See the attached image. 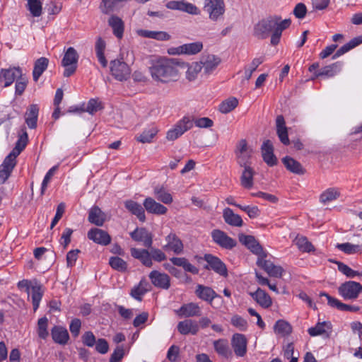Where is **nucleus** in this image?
<instances>
[{
    "label": "nucleus",
    "mask_w": 362,
    "mask_h": 362,
    "mask_svg": "<svg viewBox=\"0 0 362 362\" xmlns=\"http://www.w3.org/2000/svg\"><path fill=\"white\" fill-rule=\"evenodd\" d=\"M48 319L46 317H41L37 322V334L40 338L46 339L49 332L47 331Z\"/></svg>",
    "instance_id": "60"
},
{
    "label": "nucleus",
    "mask_w": 362,
    "mask_h": 362,
    "mask_svg": "<svg viewBox=\"0 0 362 362\" xmlns=\"http://www.w3.org/2000/svg\"><path fill=\"white\" fill-rule=\"evenodd\" d=\"M332 331V324L329 322H318L315 327H312L308 329V334L311 337L326 336L329 337Z\"/></svg>",
    "instance_id": "24"
},
{
    "label": "nucleus",
    "mask_w": 362,
    "mask_h": 362,
    "mask_svg": "<svg viewBox=\"0 0 362 362\" xmlns=\"http://www.w3.org/2000/svg\"><path fill=\"white\" fill-rule=\"evenodd\" d=\"M267 255V252L264 251L257 257V266L263 269L270 276L281 277L284 269L281 267L274 265L272 262L266 259Z\"/></svg>",
    "instance_id": "7"
},
{
    "label": "nucleus",
    "mask_w": 362,
    "mask_h": 362,
    "mask_svg": "<svg viewBox=\"0 0 362 362\" xmlns=\"http://www.w3.org/2000/svg\"><path fill=\"white\" fill-rule=\"evenodd\" d=\"M109 25L112 28L113 34L119 39L122 38L124 33V22L116 16H112L108 21Z\"/></svg>",
    "instance_id": "40"
},
{
    "label": "nucleus",
    "mask_w": 362,
    "mask_h": 362,
    "mask_svg": "<svg viewBox=\"0 0 362 362\" xmlns=\"http://www.w3.org/2000/svg\"><path fill=\"white\" fill-rule=\"evenodd\" d=\"M340 195L339 191L336 188H328L324 191L320 197L321 203L325 204L334 200H336Z\"/></svg>",
    "instance_id": "51"
},
{
    "label": "nucleus",
    "mask_w": 362,
    "mask_h": 362,
    "mask_svg": "<svg viewBox=\"0 0 362 362\" xmlns=\"http://www.w3.org/2000/svg\"><path fill=\"white\" fill-rule=\"evenodd\" d=\"M52 339L59 344H65L69 340V333L66 328L54 326L51 330Z\"/></svg>",
    "instance_id": "31"
},
{
    "label": "nucleus",
    "mask_w": 362,
    "mask_h": 362,
    "mask_svg": "<svg viewBox=\"0 0 362 362\" xmlns=\"http://www.w3.org/2000/svg\"><path fill=\"white\" fill-rule=\"evenodd\" d=\"M131 236L134 240L142 242L145 247H149L152 244V236L145 230V228H136L131 233Z\"/></svg>",
    "instance_id": "28"
},
{
    "label": "nucleus",
    "mask_w": 362,
    "mask_h": 362,
    "mask_svg": "<svg viewBox=\"0 0 362 362\" xmlns=\"http://www.w3.org/2000/svg\"><path fill=\"white\" fill-rule=\"evenodd\" d=\"M249 294L263 308H269L272 305V300L269 295L260 288L255 292H250Z\"/></svg>",
    "instance_id": "21"
},
{
    "label": "nucleus",
    "mask_w": 362,
    "mask_h": 362,
    "mask_svg": "<svg viewBox=\"0 0 362 362\" xmlns=\"http://www.w3.org/2000/svg\"><path fill=\"white\" fill-rule=\"evenodd\" d=\"M78 54L74 47H69L62 60V65L64 67V76L69 77L73 75L77 69Z\"/></svg>",
    "instance_id": "5"
},
{
    "label": "nucleus",
    "mask_w": 362,
    "mask_h": 362,
    "mask_svg": "<svg viewBox=\"0 0 362 362\" xmlns=\"http://www.w3.org/2000/svg\"><path fill=\"white\" fill-rule=\"evenodd\" d=\"M252 149L249 148L246 140H240L236 147L235 154L238 163L240 166L247 165L250 158Z\"/></svg>",
    "instance_id": "14"
},
{
    "label": "nucleus",
    "mask_w": 362,
    "mask_h": 362,
    "mask_svg": "<svg viewBox=\"0 0 362 362\" xmlns=\"http://www.w3.org/2000/svg\"><path fill=\"white\" fill-rule=\"evenodd\" d=\"M103 108L101 103L96 99H90L85 109V112L90 113V115L95 114L98 110Z\"/></svg>",
    "instance_id": "64"
},
{
    "label": "nucleus",
    "mask_w": 362,
    "mask_h": 362,
    "mask_svg": "<svg viewBox=\"0 0 362 362\" xmlns=\"http://www.w3.org/2000/svg\"><path fill=\"white\" fill-rule=\"evenodd\" d=\"M109 264L111 267L119 272H125L127 269V264L119 257H112L109 259Z\"/></svg>",
    "instance_id": "59"
},
{
    "label": "nucleus",
    "mask_w": 362,
    "mask_h": 362,
    "mask_svg": "<svg viewBox=\"0 0 362 362\" xmlns=\"http://www.w3.org/2000/svg\"><path fill=\"white\" fill-rule=\"evenodd\" d=\"M139 35L146 37L155 39L157 40H168L170 38V35L164 31H151L148 30H139L137 31Z\"/></svg>",
    "instance_id": "39"
},
{
    "label": "nucleus",
    "mask_w": 362,
    "mask_h": 362,
    "mask_svg": "<svg viewBox=\"0 0 362 362\" xmlns=\"http://www.w3.org/2000/svg\"><path fill=\"white\" fill-rule=\"evenodd\" d=\"M49 59L44 57L37 59L35 62L33 70V78L34 81L37 82L38 81L43 72L47 69Z\"/></svg>",
    "instance_id": "33"
},
{
    "label": "nucleus",
    "mask_w": 362,
    "mask_h": 362,
    "mask_svg": "<svg viewBox=\"0 0 362 362\" xmlns=\"http://www.w3.org/2000/svg\"><path fill=\"white\" fill-rule=\"evenodd\" d=\"M15 81V94L16 95H21L27 87L28 80L26 76L23 74V71H21V76H18Z\"/></svg>",
    "instance_id": "55"
},
{
    "label": "nucleus",
    "mask_w": 362,
    "mask_h": 362,
    "mask_svg": "<svg viewBox=\"0 0 362 362\" xmlns=\"http://www.w3.org/2000/svg\"><path fill=\"white\" fill-rule=\"evenodd\" d=\"M158 132L156 127L145 129L138 137L137 140L141 143H150Z\"/></svg>",
    "instance_id": "56"
},
{
    "label": "nucleus",
    "mask_w": 362,
    "mask_h": 362,
    "mask_svg": "<svg viewBox=\"0 0 362 362\" xmlns=\"http://www.w3.org/2000/svg\"><path fill=\"white\" fill-rule=\"evenodd\" d=\"M105 46V42L101 37H98L95 45V49L98 60L104 68L107 66V61L104 54Z\"/></svg>",
    "instance_id": "44"
},
{
    "label": "nucleus",
    "mask_w": 362,
    "mask_h": 362,
    "mask_svg": "<svg viewBox=\"0 0 362 362\" xmlns=\"http://www.w3.org/2000/svg\"><path fill=\"white\" fill-rule=\"evenodd\" d=\"M89 239L95 243L107 245L110 243L111 238L107 233L97 228H92L88 233Z\"/></svg>",
    "instance_id": "23"
},
{
    "label": "nucleus",
    "mask_w": 362,
    "mask_h": 362,
    "mask_svg": "<svg viewBox=\"0 0 362 362\" xmlns=\"http://www.w3.org/2000/svg\"><path fill=\"white\" fill-rule=\"evenodd\" d=\"M282 162L286 169L289 171L298 175H302L304 173V169L301 164L293 158L289 156H286L282 159Z\"/></svg>",
    "instance_id": "42"
},
{
    "label": "nucleus",
    "mask_w": 362,
    "mask_h": 362,
    "mask_svg": "<svg viewBox=\"0 0 362 362\" xmlns=\"http://www.w3.org/2000/svg\"><path fill=\"white\" fill-rule=\"evenodd\" d=\"M213 344L214 349L218 354L225 358H228V356L231 354L228 346V342L226 339H220L214 341Z\"/></svg>",
    "instance_id": "48"
},
{
    "label": "nucleus",
    "mask_w": 362,
    "mask_h": 362,
    "mask_svg": "<svg viewBox=\"0 0 362 362\" xmlns=\"http://www.w3.org/2000/svg\"><path fill=\"white\" fill-rule=\"evenodd\" d=\"M182 63L173 58L161 57L153 62L149 66L152 78L156 82L168 83L178 80L180 73L178 67Z\"/></svg>",
    "instance_id": "2"
},
{
    "label": "nucleus",
    "mask_w": 362,
    "mask_h": 362,
    "mask_svg": "<svg viewBox=\"0 0 362 362\" xmlns=\"http://www.w3.org/2000/svg\"><path fill=\"white\" fill-rule=\"evenodd\" d=\"M320 296L325 297L326 299L327 300L328 304L331 307L336 308L339 310L349 311V312H353V313H356L359 310L358 306L345 304V303L341 302L337 298H333L326 293H324V292L320 293Z\"/></svg>",
    "instance_id": "20"
},
{
    "label": "nucleus",
    "mask_w": 362,
    "mask_h": 362,
    "mask_svg": "<svg viewBox=\"0 0 362 362\" xmlns=\"http://www.w3.org/2000/svg\"><path fill=\"white\" fill-rule=\"evenodd\" d=\"M193 127V117L189 115L183 117L174 127L169 129L166 134L168 141H174Z\"/></svg>",
    "instance_id": "3"
},
{
    "label": "nucleus",
    "mask_w": 362,
    "mask_h": 362,
    "mask_svg": "<svg viewBox=\"0 0 362 362\" xmlns=\"http://www.w3.org/2000/svg\"><path fill=\"white\" fill-rule=\"evenodd\" d=\"M178 332L184 335L192 334H197L199 332V325L197 322L192 320H185L177 324Z\"/></svg>",
    "instance_id": "26"
},
{
    "label": "nucleus",
    "mask_w": 362,
    "mask_h": 362,
    "mask_svg": "<svg viewBox=\"0 0 362 362\" xmlns=\"http://www.w3.org/2000/svg\"><path fill=\"white\" fill-rule=\"evenodd\" d=\"M149 279L154 286L167 290L170 286V276L158 271L153 270L149 274Z\"/></svg>",
    "instance_id": "15"
},
{
    "label": "nucleus",
    "mask_w": 362,
    "mask_h": 362,
    "mask_svg": "<svg viewBox=\"0 0 362 362\" xmlns=\"http://www.w3.org/2000/svg\"><path fill=\"white\" fill-rule=\"evenodd\" d=\"M291 23V19L282 20L279 16H271L259 21L254 28V35L259 39H266L271 35V44L276 45L282 32Z\"/></svg>",
    "instance_id": "1"
},
{
    "label": "nucleus",
    "mask_w": 362,
    "mask_h": 362,
    "mask_svg": "<svg viewBox=\"0 0 362 362\" xmlns=\"http://www.w3.org/2000/svg\"><path fill=\"white\" fill-rule=\"evenodd\" d=\"M168 243L164 246L165 250L173 251L176 254L180 253L183 250V245L175 235H169L166 238Z\"/></svg>",
    "instance_id": "41"
},
{
    "label": "nucleus",
    "mask_w": 362,
    "mask_h": 362,
    "mask_svg": "<svg viewBox=\"0 0 362 362\" xmlns=\"http://www.w3.org/2000/svg\"><path fill=\"white\" fill-rule=\"evenodd\" d=\"M276 129L277 136L281 142L287 146L290 144L288 136V129L286 126V122L283 115H278L276 118Z\"/></svg>",
    "instance_id": "22"
},
{
    "label": "nucleus",
    "mask_w": 362,
    "mask_h": 362,
    "mask_svg": "<svg viewBox=\"0 0 362 362\" xmlns=\"http://www.w3.org/2000/svg\"><path fill=\"white\" fill-rule=\"evenodd\" d=\"M176 313L184 317H199L202 315V309L196 303H189L183 304Z\"/></svg>",
    "instance_id": "18"
},
{
    "label": "nucleus",
    "mask_w": 362,
    "mask_h": 362,
    "mask_svg": "<svg viewBox=\"0 0 362 362\" xmlns=\"http://www.w3.org/2000/svg\"><path fill=\"white\" fill-rule=\"evenodd\" d=\"M148 283L146 281L141 280L137 286L132 289L131 296L134 298L141 300L142 296L148 291Z\"/></svg>",
    "instance_id": "52"
},
{
    "label": "nucleus",
    "mask_w": 362,
    "mask_h": 362,
    "mask_svg": "<svg viewBox=\"0 0 362 362\" xmlns=\"http://www.w3.org/2000/svg\"><path fill=\"white\" fill-rule=\"evenodd\" d=\"M337 247L346 254H355L360 251L361 247L358 245H354L349 243L337 244Z\"/></svg>",
    "instance_id": "61"
},
{
    "label": "nucleus",
    "mask_w": 362,
    "mask_h": 362,
    "mask_svg": "<svg viewBox=\"0 0 362 362\" xmlns=\"http://www.w3.org/2000/svg\"><path fill=\"white\" fill-rule=\"evenodd\" d=\"M204 259L208 264V265L205 267L206 269H211L221 276H227V268L219 258L211 254H206L204 257Z\"/></svg>",
    "instance_id": "11"
},
{
    "label": "nucleus",
    "mask_w": 362,
    "mask_h": 362,
    "mask_svg": "<svg viewBox=\"0 0 362 362\" xmlns=\"http://www.w3.org/2000/svg\"><path fill=\"white\" fill-rule=\"evenodd\" d=\"M341 69V64L339 62L325 66L322 68L318 72H315V77L327 76L332 77L335 76Z\"/></svg>",
    "instance_id": "46"
},
{
    "label": "nucleus",
    "mask_w": 362,
    "mask_h": 362,
    "mask_svg": "<svg viewBox=\"0 0 362 362\" xmlns=\"http://www.w3.org/2000/svg\"><path fill=\"white\" fill-rule=\"evenodd\" d=\"M44 291L42 286L37 281H34L31 286L30 296H31L34 311H36L42 300Z\"/></svg>",
    "instance_id": "30"
},
{
    "label": "nucleus",
    "mask_w": 362,
    "mask_h": 362,
    "mask_svg": "<svg viewBox=\"0 0 362 362\" xmlns=\"http://www.w3.org/2000/svg\"><path fill=\"white\" fill-rule=\"evenodd\" d=\"M231 324L240 331H245L247 328V322L240 315H235L231 317Z\"/></svg>",
    "instance_id": "63"
},
{
    "label": "nucleus",
    "mask_w": 362,
    "mask_h": 362,
    "mask_svg": "<svg viewBox=\"0 0 362 362\" xmlns=\"http://www.w3.org/2000/svg\"><path fill=\"white\" fill-rule=\"evenodd\" d=\"M239 241L243 245L246 246L253 254L256 255L257 257L259 255L263 254V252H264L259 242L252 235L240 234Z\"/></svg>",
    "instance_id": "16"
},
{
    "label": "nucleus",
    "mask_w": 362,
    "mask_h": 362,
    "mask_svg": "<svg viewBox=\"0 0 362 362\" xmlns=\"http://www.w3.org/2000/svg\"><path fill=\"white\" fill-rule=\"evenodd\" d=\"M231 345L236 356H244L247 352V339L242 334H233Z\"/></svg>",
    "instance_id": "17"
},
{
    "label": "nucleus",
    "mask_w": 362,
    "mask_h": 362,
    "mask_svg": "<svg viewBox=\"0 0 362 362\" xmlns=\"http://www.w3.org/2000/svg\"><path fill=\"white\" fill-rule=\"evenodd\" d=\"M125 208L132 214L136 215L142 222L145 221V213L144 208L137 202L133 200H127L124 202Z\"/></svg>",
    "instance_id": "38"
},
{
    "label": "nucleus",
    "mask_w": 362,
    "mask_h": 362,
    "mask_svg": "<svg viewBox=\"0 0 362 362\" xmlns=\"http://www.w3.org/2000/svg\"><path fill=\"white\" fill-rule=\"evenodd\" d=\"M106 219L107 215L98 206H93L90 209L88 220L91 223L102 226Z\"/></svg>",
    "instance_id": "29"
},
{
    "label": "nucleus",
    "mask_w": 362,
    "mask_h": 362,
    "mask_svg": "<svg viewBox=\"0 0 362 362\" xmlns=\"http://www.w3.org/2000/svg\"><path fill=\"white\" fill-rule=\"evenodd\" d=\"M293 242L298 248L303 252H309L314 250V247L312 243L303 235H298Z\"/></svg>",
    "instance_id": "50"
},
{
    "label": "nucleus",
    "mask_w": 362,
    "mask_h": 362,
    "mask_svg": "<svg viewBox=\"0 0 362 362\" xmlns=\"http://www.w3.org/2000/svg\"><path fill=\"white\" fill-rule=\"evenodd\" d=\"M243 167H244V170L240 176V184L244 188L251 189L254 185L253 177L255 171L251 167L247 165Z\"/></svg>",
    "instance_id": "34"
},
{
    "label": "nucleus",
    "mask_w": 362,
    "mask_h": 362,
    "mask_svg": "<svg viewBox=\"0 0 362 362\" xmlns=\"http://www.w3.org/2000/svg\"><path fill=\"white\" fill-rule=\"evenodd\" d=\"M338 269L349 278H354L357 276H362V273L352 269L349 266L342 262L338 263Z\"/></svg>",
    "instance_id": "62"
},
{
    "label": "nucleus",
    "mask_w": 362,
    "mask_h": 362,
    "mask_svg": "<svg viewBox=\"0 0 362 362\" xmlns=\"http://www.w3.org/2000/svg\"><path fill=\"white\" fill-rule=\"evenodd\" d=\"M27 7L34 17H39L42 15V6L40 0H28Z\"/></svg>",
    "instance_id": "57"
},
{
    "label": "nucleus",
    "mask_w": 362,
    "mask_h": 362,
    "mask_svg": "<svg viewBox=\"0 0 362 362\" xmlns=\"http://www.w3.org/2000/svg\"><path fill=\"white\" fill-rule=\"evenodd\" d=\"M261 150L263 160L268 165L274 166L277 163L276 157L274 154V146L270 140H266L263 142Z\"/></svg>",
    "instance_id": "19"
},
{
    "label": "nucleus",
    "mask_w": 362,
    "mask_h": 362,
    "mask_svg": "<svg viewBox=\"0 0 362 362\" xmlns=\"http://www.w3.org/2000/svg\"><path fill=\"white\" fill-rule=\"evenodd\" d=\"M361 43L362 35L353 38L349 42L344 45L339 49H337L334 54L332 56V59H335L339 57L340 56L343 55L344 54L346 53L347 52L354 49L356 46L361 45Z\"/></svg>",
    "instance_id": "37"
},
{
    "label": "nucleus",
    "mask_w": 362,
    "mask_h": 362,
    "mask_svg": "<svg viewBox=\"0 0 362 362\" xmlns=\"http://www.w3.org/2000/svg\"><path fill=\"white\" fill-rule=\"evenodd\" d=\"M28 142V136L26 132V128L23 127L21 129V134L18 135V139L16 143L15 147L12 151L16 153L18 156L23 151L25 148Z\"/></svg>",
    "instance_id": "43"
},
{
    "label": "nucleus",
    "mask_w": 362,
    "mask_h": 362,
    "mask_svg": "<svg viewBox=\"0 0 362 362\" xmlns=\"http://www.w3.org/2000/svg\"><path fill=\"white\" fill-rule=\"evenodd\" d=\"M203 45L201 42H195L188 44H184L177 47H171L168 49V53L172 55L180 54H196L201 52Z\"/></svg>",
    "instance_id": "10"
},
{
    "label": "nucleus",
    "mask_w": 362,
    "mask_h": 362,
    "mask_svg": "<svg viewBox=\"0 0 362 362\" xmlns=\"http://www.w3.org/2000/svg\"><path fill=\"white\" fill-rule=\"evenodd\" d=\"M39 108L37 105H31L25 115V120L30 129H35L38 117Z\"/></svg>",
    "instance_id": "32"
},
{
    "label": "nucleus",
    "mask_w": 362,
    "mask_h": 362,
    "mask_svg": "<svg viewBox=\"0 0 362 362\" xmlns=\"http://www.w3.org/2000/svg\"><path fill=\"white\" fill-rule=\"evenodd\" d=\"M110 72L116 80L122 81L129 78L131 69L124 62L115 59L110 62Z\"/></svg>",
    "instance_id": "6"
},
{
    "label": "nucleus",
    "mask_w": 362,
    "mask_h": 362,
    "mask_svg": "<svg viewBox=\"0 0 362 362\" xmlns=\"http://www.w3.org/2000/svg\"><path fill=\"white\" fill-rule=\"evenodd\" d=\"M211 235L213 240L221 247L232 249L236 245V241L221 230H213Z\"/></svg>",
    "instance_id": "13"
},
{
    "label": "nucleus",
    "mask_w": 362,
    "mask_h": 362,
    "mask_svg": "<svg viewBox=\"0 0 362 362\" xmlns=\"http://www.w3.org/2000/svg\"><path fill=\"white\" fill-rule=\"evenodd\" d=\"M264 59L263 57L253 59L251 64L245 68V78L246 80H250L252 77V73L255 71L257 68L263 63Z\"/></svg>",
    "instance_id": "58"
},
{
    "label": "nucleus",
    "mask_w": 362,
    "mask_h": 362,
    "mask_svg": "<svg viewBox=\"0 0 362 362\" xmlns=\"http://www.w3.org/2000/svg\"><path fill=\"white\" fill-rule=\"evenodd\" d=\"M144 206L148 213L157 215L165 214L168 211V209L165 206L156 202L151 197L145 199L144 202Z\"/></svg>",
    "instance_id": "25"
},
{
    "label": "nucleus",
    "mask_w": 362,
    "mask_h": 362,
    "mask_svg": "<svg viewBox=\"0 0 362 362\" xmlns=\"http://www.w3.org/2000/svg\"><path fill=\"white\" fill-rule=\"evenodd\" d=\"M131 255L134 258L139 259L146 267H151L153 264L151 254L146 250L132 248Z\"/></svg>",
    "instance_id": "35"
},
{
    "label": "nucleus",
    "mask_w": 362,
    "mask_h": 362,
    "mask_svg": "<svg viewBox=\"0 0 362 362\" xmlns=\"http://www.w3.org/2000/svg\"><path fill=\"white\" fill-rule=\"evenodd\" d=\"M200 62L202 63L204 73L205 74H210L216 69L221 60L214 55H209L204 62L202 61Z\"/></svg>",
    "instance_id": "45"
},
{
    "label": "nucleus",
    "mask_w": 362,
    "mask_h": 362,
    "mask_svg": "<svg viewBox=\"0 0 362 362\" xmlns=\"http://www.w3.org/2000/svg\"><path fill=\"white\" fill-rule=\"evenodd\" d=\"M22 69L19 66H10L0 70V88L8 87L13 84L18 76H21Z\"/></svg>",
    "instance_id": "8"
},
{
    "label": "nucleus",
    "mask_w": 362,
    "mask_h": 362,
    "mask_svg": "<svg viewBox=\"0 0 362 362\" xmlns=\"http://www.w3.org/2000/svg\"><path fill=\"white\" fill-rule=\"evenodd\" d=\"M274 332L276 334H281V336H286L291 333L292 327L291 325L285 320H278L274 327Z\"/></svg>",
    "instance_id": "54"
},
{
    "label": "nucleus",
    "mask_w": 362,
    "mask_h": 362,
    "mask_svg": "<svg viewBox=\"0 0 362 362\" xmlns=\"http://www.w3.org/2000/svg\"><path fill=\"white\" fill-rule=\"evenodd\" d=\"M223 217L225 222L230 226H241L243 224L242 218L230 208L223 210Z\"/></svg>",
    "instance_id": "36"
},
{
    "label": "nucleus",
    "mask_w": 362,
    "mask_h": 362,
    "mask_svg": "<svg viewBox=\"0 0 362 362\" xmlns=\"http://www.w3.org/2000/svg\"><path fill=\"white\" fill-rule=\"evenodd\" d=\"M202 63L200 62H192L189 65L186 71L187 79L189 81L195 80L198 74L202 71Z\"/></svg>",
    "instance_id": "53"
},
{
    "label": "nucleus",
    "mask_w": 362,
    "mask_h": 362,
    "mask_svg": "<svg viewBox=\"0 0 362 362\" xmlns=\"http://www.w3.org/2000/svg\"><path fill=\"white\" fill-rule=\"evenodd\" d=\"M204 10L212 21H217L225 12L223 0H205Z\"/></svg>",
    "instance_id": "9"
},
{
    "label": "nucleus",
    "mask_w": 362,
    "mask_h": 362,
    "mask_svg": "<svg viewBox=\"0 0 362 362\" xmlns=\"http://www.w3.org/2000/svg\"><path fill=\"white\" fill-rule=\"evenodd\" d=\"M195 294L199 298L209 303H211L218 296L211 287L201 284L197 286Z\"/></svg>",
    "instance_id": "27"
},
{
    "label": "nucleus",
    "mask_w": 362,
    "mask_h": 362,
    "mask_svg": "<svg viewBox=\"0 0 362 362\" xmlns=\"http://www.w3.org/2000/svg\"><path fill=\"white\" fill-rule=\"evenodd\" d=\"M238 105V100L235 97H230L222 101L218 107V110L223 114H228Z\"/></svg>",
    "instance_id": "49"
},
{
    "label": "nucleus",
    "mask_w": 362,
    "mask_h": 362,
    "mask_svg": "<svg viewBox=\"0 0 362 362\" xmlns=\"http://www.w3.org/2000/svg\"><path fill=\"white\" fill-rule=\"evenodd\" d=\"M156 198L165 204H170L173 202V196L163 187L157 186L153 189Z\"/></svg>",
    "instance_id": "47"
},
{
    "label": "nucleus",
    "mask_w": 362,
    "mask_h": 362,
    "mask_svg": "<svg viewBox=\"0 0 362 362\" xmlns=\"http://www.w3.org/2000/svg\"><path fill=\"white\" fill-rule=\"evenodd\" d=\"M166 7L171 10H177L192 15L199 13V8L195 5L183 1H170L166 4Z\"/></svg>",
    "instance_id": "12"
},
{
    "label": "nucleus",
    "mask_w": 362,
    "mask_h": 362,
    "mask_svg": "<svg viewBox=\"0 0 362 362\" xmlns=\"http://www.w3.org/2000/svg\"><path fill=\"white\" fill-rule=\"evenodd\" d=\"M339 294L345 300H354L362 293V285L356 281H348L338 288Z\"/></svg>",
    "instance_id": "4"
}]
</instances>
